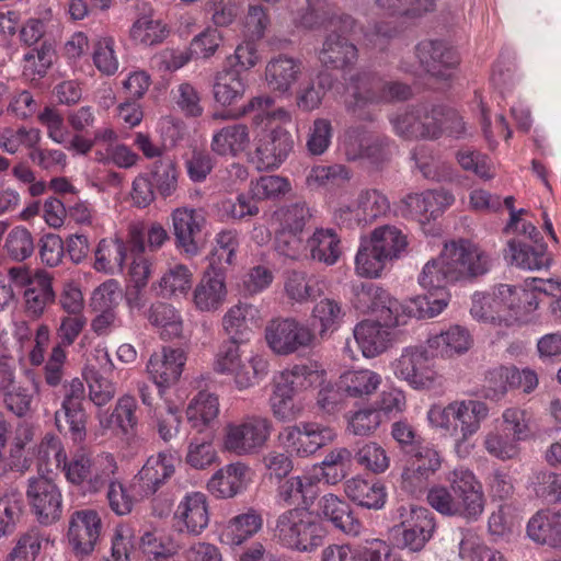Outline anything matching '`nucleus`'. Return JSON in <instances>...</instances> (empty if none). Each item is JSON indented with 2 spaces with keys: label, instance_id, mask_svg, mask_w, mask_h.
<instances>
[{
  "label": "nucleus",
  "instance_id": "39",
  "mask_svg": "<svg viewBox=\"0 0 561 561\" xmlns=\"http://www.w3.org/2000/svg\"><path fill=\"white\" fill-rule=\"evenodd\" d=\"M247 89L245 78L234 68L220 71L213 87L216 102L229 106L242 99Z\"/></svg>",
  "mask_w": 561,
  "mask_h": 561
},
{
  "label": "nucleus",
  "instance_id": "41",
  "mask_svg": "<svg viewBox=\"0 0 561 561\" xmlns=\"http://www.w3.org/2000/svg\"><path fill=\"white\" fill-rule=\"evenodd\" d=\"M344 492L351 501L363 507L377 510L385 504V488L377 482L352 478L344 483Z\"/></svg>",
  "mask_w": 561,
  "mask_h": 561
},
{
  "label": "nucleus",
  "instance_id": "49",
  "mask_svg": "<svg viewBox=\"0 0 561 561\" xmlns=\"http://www.w3.org/2000/svg\"><path fill=\"white\" fill-rule=\"evenodd\" d=\"M284 290L289 300L304 304L319 295L318 280L304 271L290 270L285 273Z\"/></svg>",
  "mask_w": 561,
  "mask_h": 561
},
{
  "label": "nucleus",
  "instance_id": "60",
  "mask_svg": "<svg viewBox=\"0 0 561 561\" xmlns=\"http://www.w3.org/2000/svg\"><path fill=\"white\" fill-rule=\"evenodd\" d=\"M344 314L342 306L334 299L324 298L317 302L312 309V318L320 323V336L337 329Z\"/></svg>",
  "mask_w": 561,
  "mask_h": 561
},
{
  "label": "nucleus",
  "instance_id": "38",
  "mask_svg": "<svg viewBox=\"0 0 561 561\" xmlns=\"http://www.w3.org/2000/svg\"><path fill=\"white\" fill-rule=\"evenodd\" d=\"M127 248L122 238L102 239L95 250L94 268L99 272L114 274L123 272Z\"/></svg>",
  "mask_w": 561,
  "mask_h": 561
},
{
  "label": "nucleus",
  "instance_id": "6",
  "mask_svg": "<svg viewBox=\"0 0 561 561\" xmlns=\"http://www.w3.org/2000/svg\"><path fill=\"white\" fill-rule=\"evenodd\" d=\"M61 407L55 412V423L60 433L69 434L75 443H82L87 437L88 414L84 409L85 387L76 377L62 383Z\"/></svg>",
  "mask_w": 561,
  "mask_h": 561
},
{
  "label": "nucleus",
  "instance_id": "33",
  "mask_svg": "<svg viewBox=\"0 0 561 561\" xmlns=\"http://www.w3.org/2000/svg\"><path fill=\"white\" fill-rule=\"evenodd\" d=\"M24 376L31 386L19 381L13 388L1 394L4 407L19 417H24L33 411V401L39 391L37 374L32 369H25Z\"/></svg>",
  "mask_w": 561,
  "mask_h": 561
},
{
  "label": "nucleus",
  "instance_id": "25",
  "mask_svg": "<svg viewBox=\"0 0 561 561\" xmlns=\"http://www.w3.org/2000/svg\"><path fill=\"white\" fill-rule=\"evenodd\" d=\"M174 522L180 533L199 535L209 522L206 495L202 492L187 493L176 506Z\"/></svg>",
  "mask_w": 561,
  "mask_h": 561
},
{
  "label": "nucleus",
  "instance_id": "52",
  "mask_svg": "<svg viewBox=\"0 0 561 561\" xmlns=\"http://www.w3.org/2000/svg\"><path fill=\"white\" fill-rule=\"evenodd\" d=\"M238 247L237 231H220L216 237V247L209 257V270L225 272L227 267L232 265Z\"/></svg>",
  "mask_w": 561,
  "mask_h": 561
},
{
  "label": "nucleus",
  "instance_id": "62",
  "mask_svg": "<svg viewBox=\"0 0 561 561\" xmlns=\"http://www.w3.org/2000/svg\"><path fill=\"white\" fill-rule=\"evenodd\" d=\"M508 305L510 324H512L514 321H528L529 316L538 308L539 301L535 291L513 286Z\"/></svg>",
  "mask_w": 561,
  "mask_h": 561
},
{
  "label": "nucleus",
  "instance_id": "56",
  "mask_svg": "<svg viewBox=\"0 0 561 561\" xmlns=\"http://www.w3.org/2000/svg\"><path fill=\"white\" fill-rule=\"evenodd\" d=\"M353 454L346 447L331 449L321 461L322 477L330 484H336L347 474Z\"/></svg>",
  "mask_w": 561,
  "mask_h": 561
},
{
  "label": "nucleus",
  "instance_id": "58",
  "mask_svg": "<svg viewBox=\"0 0 561 561\" xmlns=\"http://www.w3.org/2000/svg\"><path fill=\"white\" fill-rule=\"evenodd\" d=\"M3 249L11 260L22 262L34 253V238L28 229L14 227L8 233Z\"/></svg>",
  "mask_w": 561,
  "mask_h": 561
},
{
  "label": "nucleus",
  "instance_id": "36",
  "mask_svg": "<svg viewBox=\"0 0 561 561\" xmlns=\"http://www.w3.org/2000/svg\"><path fill=\"white\" fill-rule=\"evenodd\" d=\"M248 467L234 462L218 470L208 481V491L217 497L229 499L238 494L244 485Z\"/></svg>",
  "mask_w": 561,
  "mask_h": 561
},
{
  "label": "nucleus",
  "instance_id": "54",
  "mask_svg": "<svg viewBox=\"0 0 561 561\" xmlns=\"http://www.w3.org/2000/svg\"><path fill=\"white\" fill-rule=\"evenodd\" d=\"M193 284V274L187 266L176 264L168 270L159 280L162 297L185 296Z\"/></svg>",
  "mask_w": 561,
  "mask_h": 561
},
{
  "label": "nucleus",
  "instance_id": "17",
  "mask_svg": "<svg viewBox=\"0 0 561 561\" xmlns=\"http://www.w3.org/2000/svg\"><path fill=\"white\" fill-rule=\"evenodd\" d=\"M293 149V136L285 128L276 127L261 133L254 151L256 168L261 171L279 168Z\"/></svg>",
  "mask_w": 561,
  "mask_h": 561
},
{
  "label": "nucleus",
  "instance_id": "28",
  "mask_svg": "<svg viewBox=\"0 0 561 561\" xmlns=\"http://www.w3.org/2000/svg\"><path fill=\"white\" fill-rule=\"evenodd\" d=\"M385 321L365 320L358 323L354 329V337L362 348L363 355L367 358L375 357L383 353L392 342L391 328Z\"/></svg>",
  "mask_w": 561,
  "mask_h": 561
},
{
  "label": "nucleus",
  "instance_id": "29",
  "mask_svg": "<svg viewBox=\"0 0 561 561\" xmlns=\"http://www.w3.org/2000/svg\"><path fill=\"white\" fill-rule=\"evenodd\" d=\"M320 515L347 536L356 537L362 533L363 524L354 515L351 506L336 495L329 493L319 501Z\"/></svg>",
  "mask_w": 561,
  "mask_h": 561
},
{
  "label": "nucleus",
  "instance_id": "13",
  "mask_svg": "<svg viewBox=\"0 0 561 561\" xmlns=\"http://www.w3.org/2000/svg\"><path fill=\"white\" fill-rule=\"evenodd\" d=\"M26 499L32 514L41 525H53L62 515V493L48 477L36 476L27 480Z\"/></svg>",
  "mask_w": 561,
  "mask_h": 561
},
{
  "label": "nucleus",
  "instance_id": "55",
  "mask_svg": "<svg viewBox=\"0 0 561 561\" xmlns=\"http://www.w3.org/2000/svg\"><path fill=\"white\" fill-rule=\"evenodd\" d=\"M376 8L383 15L419 18L434 9V0H375Z\"/></svg>",
  "mask_w": 561,
  "mask_h": 561
},
{
  "label": "nucleus",
  "instance_id": "3",
  "mask_svg": "<svg viewBox=\"0 0 561 561\" xmlns=\"http://www.w3.org/2000/svg\"><path fill=\"white\" fill-rule=\"evenodd\" d=\"M264 337L271 351L287 356L314 346L317 335L306 323L294 317H276L264 329Z\"/></svg>",
  "mask_w": 561,
  "mask_h": 561
},
{
  "label": "nucleus",
  "instance_id": "5",
  "mask_svg": "<svg viewBox=\"0 0 561 561\" xmlns=\"http://www.w3.org/2000/svg\"><path fill=\"white\" fill-rule=\"evenodd\" d=\"M272 422L263 416L250 415L225 428L224 447L237 456L257 454L270 439Z\"/></svg>",
  "mask_w": 561,
  "mask_h": 561
},
{
  "label": "nucleus",
  "instance_id": "43",
  "mask_svg": "<svg viewBox=\"0 0 561 561\" xmlns=\"http://www.w3.org/2000/svg\"><path fill=\"white\" fill-rule=\"evenodd\" d=\"M454 421L465 436L474 435L481 427V423L489 415V407L480 400H457Z\"/></svg>",
  "mask_w": 561,
  "mask_h": 561
},
{
  "label": "nucleus",
  "instance_id": "61",
  "mask_svg": "<svg viewBox=\"0 0 561 561\" xmlns=\"http://www.w3.org/2000/svg\"><path fill=\"white\" fill-rule=\"evenodd\" d=\"M317 371L307 365H295L280 374L276 388L295 396L296 392L311 386Z\"/></svg>",
  "mask_w": 561,
  "mask_h": 561
},
{
  "label": "nucleus",
  "instance_id": "26",
  "mask_svg": "<svg viewBox=\"0 0 561 561\" xmlns=\"http://www.w3.org/2000/svg\"><path fill=\"white\" fill-rule=\"evenodd\" d=\"M102 359L104 363L100 367L88 363L82 370L83 379L89 388V399L100 408L111 402L117 392L116 383L111 377L114 364L107 353L103 354Z\"/></svg>",
  "mask_w": 561,
  "mask_h": 561
},
{
  "label": "nucleus",
  "instance_id": "46",
  "mask_svg": "<svg viewBox=\"0 0 561 561\" xmlns=\"http://www.w3.org/2000/svg\"><path fill=\"white\" fill-rule=\"evenodd\" d=\"M32 438V431L26 426H22L16 430L9 454L5 455L2 453L3 448H0V478L7 476L10 471L23 472L27 468L24 449Z\"/></svg>",
  "mask_w": 561,
  "mask_h": 561
},
{
  "label": "nucleus",
  "instance_id": "1",
  "mask_svg": "<svg viewBox=\"0 0 561 561\" xmlns=\"http://www.w3.org/2000/svg\"><path fill=\"white\" fill-rule=\"evenodd\" d=\"M273 540L295 551L311 552L323 543L324 530L310 512L293 507L278 515Z\"/></svg>",
  "mask_w": 561,
  "mask_h": 561
},
{
  "label": "nucleus",
  "instance_id": "34",
  "mask_svg": "<svg viewBox=\"0 0 561 561\" xmlns=\"http://www.w3.org/2000/svg\"><path fill=\"white\" fill-rule=\"evenodd\" d=\"M250 145V130L245 124L236 123L213 135L210 148L218 156L238 157Z\"/></svg>",
  "mask_w": 561,
  "mask_h": 561
},
{
  "label": "nucleus",
  "instance_id": "40",
  "mask_svg": "<svg viewBox=\"0 0 561 561\" xmlns=\"http://www.w3.org/2000/svg\"><path fill=\"white\" fill-rule=\"evenodd\" d=\"M381 376L370 369L347 370L340 376V389L352 398H367L376 392Z\"/></svg>",
  "mask_w": 561,
  "mask_h": 561
},
{
  "label": "nucleus",
  "instance_id": "8",
  "mask_svg": "<svg viewBox=\"0 0 561 561\" xmlns=\"http://www.w3.org/2000/svg\"><path fill=\"white\" fill-rule=\"evenodd\" d=\"M67 480L76 485L89 484V491L98 492L115 473L117 466L112 455L91 457L84 451L76 453L68 461L61 462Z\"/></svg>",
  "mask_w": 561,
  "mask_h": 561
},
{
  "label": "nucleus",
  "instance_id": "32",
  "mask_svg": "<svg viewBox=\"0 0 561 561\" xmlns=\"http://www.w3.org/2000/svg\"><path fill=\"white\" fill-rule=\"evenodd\" d=\"M227 289L224 272H206L193 293L195 307L201 311H215L225 301Z\"/></svg>",
  "mask_w": 561,
  "mask_h": 561
},
{
  "label": "nucleus",
  "instance_id": "63",
  "mask_svg": "<svg viewBox=\"0 0 561 561\" xmlns=\"http://www.w3.org/2000/svg\"><path fill=\"white\" fill-rule=\"evenodd\" d=\"M511 378L514 374L511 373V367H495L490 369L484 378L482 386V396L492 401L501 400L511 387Z\"/></svg>",
  "mask_w": 561,
  "mask_h": 561
},
{
  "label": "nucleus",
  "instance_id": "30",
  "mask_svg": "<svg viewBox=\"0 0 561 561\" xmlns=\"http://www.w3.org/2000/svg\"><path fill=\"white\" fill-rule=\"evenodd\" d=\"M332 88V77L325 71L309 73L295 93V104L302 112H312L319 108L322 101Z\"/></svg>",
  "mask_w": 561,
  "mask_h": 561
},
{
  "label": "nucleus",
  "instance_id": "20",
  "mask_svg": "<svg viewBox=\"0 0 561 561\" xmlns=\"http://www.w3.org/2000/svg\"><path fill=\"white\" fill-rule=\"evenodd\" d=\"M513 286L502 284L492 293H476L471 299L470 313L482 322L510 325V300Z\"/></svg>",
  "mask_w": 561,
  "mask_h": 561
},
{
  "label": "nucleus",
  "instance_id": "2",
  "mask_svg": "<svg viewBox=\"0 0 561 561\" xmlns=\"http://www.w3.org/2000/svg\"><path fill=\"white\" fill-rule=\"evenodd\" d=\"M243 343V341L231 339L225 341L218 350L214 364L217 373L233 376L239 390L254 386L268 371V363L262 356H252L248 360L242 358L241 344Z\"/></svg>",
  "mask_w": 561,
  "mask_h": 561
},
{
  "label": "nucleus",
  "instance_id": "9",
  "mask_svg": "<svg viewBox=\"0 0 561 561\" xmlns=\"http://www.w3.org/2000/svg\"><path fill=\"white\" fill-rule=\"evenodd\" d=\"M354 306L357 310L377 314L388 325H401L412 310L391 297L383 288L373 283H362L354 287Z\"/></svg>",
  "mask_w": 561,
  "mask_h": 561
},
{
  "label": "nucleus",
  "instance_id": "51",
  "mask_svg": "<svg viewBox=\"0 0 561 561\" xmlns=\"http://www.w3.org/2000/svg\"><path fill=\"white\" fill-rule=\"evenodd\" d=\"M24 298L27 312L34 317L41 316L47 304L55 298L49 275L45 272L36 273L32 286L24 291Z\"/></svg>",
  "mask_w": 561,
  "mask_h": 561
},
{
  "label": "nucleus",
  "instance_id": "45",
  "mask_svg": "<svg viewBox=\"0 0 561 561\" xmlns=\"http://www.w3.org/2000/svg\"><path fill=\"white\" fill-rule=\"evenodd\" d=\"M307 247L313 260L327 265L335 264L342 253L340 238L333 229H317L308 239Z\"/></svg>",
  "mask_w": 561,
  "mask_h": 561
},
{
  "label": "nucleus",
  "instance_id": "64",
  "mask_svg": "<svg viewBox=\"0 0 561 561\" xmlns=\"http://www.w3.org/2000/svg\"><path fill=\"white\" fill-rule=\"evenodd\" d=\"M42 549V536L37 529H30L19 536L5 561H35Z\"/></svg>",
  "mask_w": 561,
  "mask_h": 561
},
{
  "label": "nucleus",
  "instance_id": "57",
  "mask_svg": "<svg viewBox=\"0 0 561 561\" xmlns=\"http://www.w3.org/2000/svg\"><path fill=\"white\" fill-rule=\"evenodd\" d=\"M376 249L369 239L362 240L355 257V267L358 275L369 278L380 275L388 261Z\"/></svg>",
  "mask_w": 561,
  "mask_h": 561
},
{
  "label": "nucleus",
  "instance_id": "59",
  "mask_svg": "<svg viewBox=\"0 0 561 561\" xmlns=\"http://www.w3.org/2000/svg\"><path fill=\"white\" fill-rule=\"evenodd\" d=\"M419 283L428 291L445 289L447 285L455 283L442 254L424 265Z\"/></svg>",
  "mask_w": 561,
  "mask_h": 561
},
{
  "label": "nucleus",
  "instance_id": "19",
  "mask_svg": "<svg viewBox=\"0 0 561 561\" xmlns=\"http://www.w3.org/2000/svg\"><path fill=\"white\" fill-rule=\"evenodd\" d=\"M101 528V518L93 510H81L71 514L67 537L77 557L83 558L92 553L100 538Z\"/></svg>",
  "mask_w": 561,
  "mask_h": 561
},
{
  "label": "nucleus",
  "instance_id": "35",
  "mask_svg": "<svg viewBox=\"0 0 561 561\" xmlns=\"http://www.w3.org/2000/svg\"><path fill=\"white\" fill-rule=\"evenodd\" d=\"M263 520L253 508L231 518L220 534L222 543L234 547L254 536L262 527Z\"/></svg>",
  "mask_w": 561,
  "mask_h": 561
},
{
  "label": "nucleus",
  "instance_id": "12",
  "mask_svg": "<svg viewBox=\"0 0 561 561\" xmlns=\"http://www.w3.org/2000/svg\"><path fill=\"white\" fill-rule=\"evenodd\" d=\"M336 434L329 426L316 422H300L284 427L278 433V440L298 458L314 455L322 447L331 444Z\"/></svg>",
  "mask_w": 561,
  "mask_h": 561
},
{
  "label": "nucleus",
  "instance_id": "21",
  "mask_svg": "<svg viewBox=\"0 0 561 561\" xmlns=\"http://www.w3.org/2000/svg\"><path fill=\"white\" fill-rule=\"evenodd\" d=\"M318 59L327 69L350 70L358 60V49L345 31L333 30L325 35Z\"/></svg>",
  "mask_w": 561,
  "mask_h": 561
},
{
  "label": "nucleus",
  "instance_id": "37",
  "mask_svg": "<svg viewBox=\"0 0 561 561\" xmlns=\"http://www.w3.org/2000/svg\"><path fill=\"white\" fill-rule=\"evenodd\" d=\"M369 241L376 250L388 261L397 260L407 253L408 236L396 226H381L373 230Z\"/></svg>",
  "mask_w": 561,
  "mask_h": 561
},
{
  "label": "nucleus",
  "instance_id": "16",
  "mask_svg": "<svg viewBox=\"0 0 561 561\" xmlns=\"http://www.w3.org/2000/svg\"><path fill=\"white\" fill-rule=\"evenodd\" d=\"M389 208L390 204L385 194L375 188H367L358 194L354 207H341L335 213V219L348 228L354 225L366 226L385 215Z\"/></svg>",
  "mask_w": 561,
  "mask_h": 561
},
{
  "label": "nucleus",
  "instance_id": "7",
  "mask_svg": "<svg viewBox=\"0 0 561 561\" xmlns=\"http://www.w3.org/2000/svg\"><path fill=\"white\" fill-rule=\"evenodd\" d=\"M440 114L439 105L417 104L394 113L390 117V123L394 133L403 139L434 140L440 137V129L437 123V117Z\"/></svg>",
  "mask_w": 561,
  "mask_h": 561
},
{
  "label": "nucleus",
  "instance_id": "50",
  "mask_svg": "<svg viewBox=\"0 0 561 561\" xmlns=\"http://www.w3.org/2000/svg\"><path fill=\"white\" fill-rule=\"evenodd\" d=\"M313 488L308 477H290L279 483L277 499L286 505H310L313 500Z\"/></svg>",
  "mask_w": 561,
  "mask_h": 561
},
{
  "label": "nucleus",
  "instance_id": "22",
  "mask_svg": "<svg viewBox=\"0 0 561 561\" xmlns=\"http://www.w3.org/2000/svg\"><path fill=\"white\" fill-rule=\"evenodd\" d=\"M174 470V459L170 453L150 456L134 478L130 488L141 497L153 495L172 477Z\"/></svg>",
  "mask_w": 561,
  "mask_h": 561
},
{
  "label": "nucleus",
  "instance_id": "24",
  "mask_svg": "<svg viewBox=\"0 0 561 561\" xmlns=\"http://www.w3.org/2000/svg\"><path fill=\"white\" fill-rule=\"evenodd\" d=\"M415 54L423 70L435 78L447 79L459 64L456 51L442 41H423Z\"/></svg>",
  "mask_w": 561,
  "mask_h": 561
},
{
  "label": "nucleus",
  "instance_id": "42",
  "mask_svg": "<svg viewBox=\"0 0 561 561\" xmlns=\"http://www.w3.org/2000/svg\"><path fill=\"white\" fill-rule=\"evenodd\" d=\"M257 316V309L249 304L239 302L230 307L222 318L225 332L231 340L245 342L251 332L250 324Z\"/></svg>",
  "mask_w": 561,
  "mask_h": 561
},
{
  "label": "nucleus",
  "instance_id": "31",
  "mask_svg": "<svg viewBox=\"0 0 561 561\" xmlns=\"http://www.w3.org/2000/svg\"><path fill=\"white\" fill-rule=\"evenodd\" d=\"M505 257L512 264L530 271L549 267L552 261L546 243L538 241L528 245L516 239L508 240Z\"/></svg>",
  "mask_w": 561,
  "mask_h": 561
},
{
  "label": "nucleus",
  "instance_id": "18",
  "mask_svg": "<svg viewBox=\"0 0 561 561\" xmlns=\"http://www.w3.org/2000/svg\"><path fill=\"white\" fill-rule=\"evenodd\" d=\"M172 232L176 249L185 256L193 257L199 253L197 237L205 224L203 214L191 207H178L171 213Z\"/></svg>",
  "mask_w": 561,
  "mask_h": 561
},
{
  "label": "nucleus",
  "instance_id": "14",
  "mask_svg": "<svg viewBox=\"0 0 561 561\" xmlns=\"http://www.w3.org/2000/svg\"><path fill=\"white\" fill-rule=\"evenodd\" d=\"M353 92L346 103V110L355 118L374 122L376 114L369 106L381 104L385 92V78L377 72L362 71L351 79Z\"/></svg>",
  "mask_w": 561,
  "mask_h": 561
},
{
  "label": "nucleus",
  "instance_id": "48",
  "mask_svg": "<svg viewBox=\"0 0 561 561\" xmlns=\"http://www.w3.org/2000/svg\"><path fill=\"white\" fill-rule=\"evenodd\" d=\"M169 35L167 25L161 20L154 19L152 14H145L138 18L129 31L130 39L144 46H153L162 43Z\"/></svg>",
  "mask_w": 561,
  "mask_h": 561
},
{
  "label": "nucleus",
  "instance_id": "4",
  "mask_svg": "<svg viewBox=\"0 0 561 561\" xmlns=\"http://www.w3.org/2000/svg\"><path fill=\"white\" fill-rule=\"evenodd\" d=\"M440 254L455 283L472 280L482 276L491 266L489 255L466 239L446 242Z\"/></svg>",
  "mask_w": 561,
  "mask_h": 561
},
{
  "label": "nucleus",
  "instance_id": "11",
  "mask_svg": "<svg viewBox=\"0 0 561 561\" xmlns=\"http://www.w3.org/2000/svg\"><path fill=\"white\" fill-rule=\"evenodd\" d=\"M447 481L455 493V517L477 520L485 505L482 484L469 469L462 467L449 472Z\"/></svg>",
  "mask_w": 561,
  "mask_h": 561
},
{
  "label": "nucleus",
  "instance_id": "44",
  "mask_svg": "<svg viewBox=\"0 0 561 561\" xmlns=\"http://www.w3.org/2000/svg\"><path fill=\"white\" fill-rule=\"evenodd\" d=\"M219 414L218 397L207 391L198 392L190 402L186 415L188 422L199 433L209 426Z\"/></svg>",
  "mask_w": 561,
  "mask_h": 561
},
{
  "label": "nucleus",
  "instance_id": "47",
  "mask_svg": "<svg viewBox=\"0 0 561 561\" xmlns=\"http://www.w3.org/2000/svg\"><path fill=\"white\" fill-rule=\"evenodd\" d=\"M428 343L442 356L453 357L454 355L466 353L470 348L472 340L466 329L454 325L447 331L430 339Z\"/></svg>",
  "mask_w": 561,
  "mask_h": 561
},
{
  "label": "nucleus",
  "instance_id": "53",
  "mask_svg": "<svg viewBox=\"0 0 561 561\" xmlns=\"http://www.w3.org/2000/svg\"><path fill=\"white\" fill-rule=\"evenodd\" d=\"M146 317L152 325L162 328L163 333L169 337L182 335L183 322L181 316L171 305L165 302L152 304Z\"/></svg>",
  "mask_w": 561,
  "mask_h": 561
},
{
  "label": "nucleus",
  "instance_id": "10",
  "mask_svg": "<svg viewBox=\"0 0 561 561\" xmlns=\"http://www.w3.org/2000/svg\"><path fill=\"white\" fill-rule=\"evenodd\" d=\"M401 511V522L391 528V537L400 548L421 551L433 536L435 518L425 507L411 506L409 511L402 507Z\"/></svg>",
  "mask_w": 561,
  "mask_h": 561
},
{
  "label": "nucleus",
  "instance_id": "15",
  "mask_svg": "<svg viewBox=\"0 0 561 561\" xmlns=\"http://www.w3.org/2000/svg\"><path fill=\"white\" fill-rule=\"evenodd\" d=\"M394 375L416 390L434 387L438 374L434 362L422 347H407L394 362Z\"/></svg>",
  "mask_w": 561,
  "mask_h": 561
},
{
  "label": "nucleus",
  "instance_id": "23",
  "mask_svg": "<svg viewBox=\"0 0 561 561\" xmlns=\"http://www.w3.org/2000/svg\"><path fill=\"white\" fill-rule=\"evenodd\" d=\"M186 356L183 350L164 346L153 353L147 364V371L159 388L160 394L164 389L176 383L182 375Z\"/></svg>",
  "mask_w": 561,
  "mask_h": 561
},
{
  "label": "nucleus",
  "instance_id": "27",
  "mask_svg": "<svg viewBox=\"0 0 561 561\" xmlns=\"http://www.w3.org/2000/svg\"><path fill=\"white\" fill-rule=\"evenodd\" d=\"M305 66L301 59L280 54L272 58L265 67V79L268 88L280 94L290 93L298 82Z\"/></svg>",
  "mask_w": 561,
  "mask_h": 561
}]
</instances>
